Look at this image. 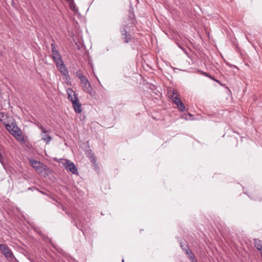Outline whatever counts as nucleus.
I'll use <instances>...</instances> for the list:
<instances>
[{
    "instance_id": "obj_1",
    "label": "nucleus",
    "mask_w": 262,
    "mask_h": 262,
    "mask_svg": "<svg viewBox=\"0 0 262 262\" xmlns=\"http://www.w3.org/2000/svg\"><path fill=\"white\" fill-rule=\"evenodd\" d=\"M6 128L9 132L19 141L21 144L25 143V140L23 135L22 132L18 128L15 122H13L11 124H5Z\"/></svg>"
},
{
    "instance_id": "obj_2",
    "label": "nucleus",
    "mask_w": 262,
    "mask_h": 262,
    "mask_svg": "<svg viewBox=\"0 0 262 262\" xmlns=\"http://www.w3.org/2000/svg\"><path fill=\"white\" fill-rule=\"evenodd\" d=\"M76 76L80 79V83L83 86V91L92 96L93 88L87 77L83 75L81 70L76 71Z\"/></svg>"
},
{
    "instance_id": "obj_3",
    "label": "nucleus",
    "mask_w": 262,
    "mask_h": 262,
    "mask_svg": "<svg viewBox=\"0 0 262 262\" xmlns=\"http://www.w3.org/2000/svg\"><path fill=\"white\" fill-rule=\"evenodd\" d=\"M62 160V162H61V164L67 170L70 171L73 174H78L77 168L74 163L67 159Z\"/></svg>"
},
{
    "instance_id": "obj_4",
    "label": "nucleus",
    "mask_w": 262,
    "mask_h": 262,
    "mask_svg": "<svg viewBox=\"0 0 262 262\" xmlns=\"http://www.w3.org/2000/svg\"><path fill=\"white\" fill-rule=\"evenodd\" d=\"M0 250L7 258L12 259V258L14 257L13 253L6 245L0 244Z\"/></svg>"
},
{
    "instance_id": "obj_5",
    "label": "nucleus",
    "mask_w": 262,
    "mask_h": 262,
    "mask_svg": "<svg viewBox=\"0 0 262 262\" xmlns=\"http://www.w3.org/2000/svg\"><path fill=\"white\" fill-rule=\"evenodd\" d=\"M56 65L61 75L65 77L69 76L68 69L63 61L59 63L57 62Z\"/></svg>"
},
{
    "instance_id": "obj_6",
    "label": "nucleus",
    "mask_w": 262,
    "mask_h": 262,
    "mask_svg": "<svg viewBox=\"0 0 262 262\" xmlns=\"http://www.w3.org/2000/svg\"><path fill=\"white\" fill-rule=\"evenodd\" d=\"M66 92L68 95V99L72 102V103L78 99V97L76 93L71 88L67 89Z\"/></svg>"
},
{
    "instance_id": "obj_7",
    "label": "nucleus",
    "mask_w": 262,
    "mask_h": 262,
    "mask_svg": "<svg viewBox=\"0 0 262 262\" xmlns=\"http://www.w3.org/2000/svg\"><path fill=\"white\" fill-rule=\"evenodd\" d=\"M168 94L170 95V98L177 105V106L178 105V104H179L181 102H182L179 98L175 96L176 93L173 90L170 89L168 91Z\"/></svg>"
},
{
    "instance_id": "obj_8",
    "label": "nucleus",
    "mask_w": 262,
    "mask_h": 262,
    "mask_svg": "<svg viewBox=\"0 0 262 262\" xmlns=\"http://www.w3.org/2000/svg\"><path fill=\"white\" fill-rule=\"evenodd\" d=\"M168 94L170 95V98L177 105V106L178 105V104H179L181 102H182L179 98L175 96L176 93L173 90L170 89L168 91Z\"/></svg>"
},
{
    "instance_id": "obj_9",
    "label": "nucleus",
    "mask_w": 262,
    "mask_h": 262,
    "mask_svg": "<svg viewBox=\"0 0 262 262\" xmlns=\"http://www.w3.org/2000/svg\"><path fill=\"white\" fill-rule=\"evenodd\" d=\"M168 94L170 95V98L177 105V106L178 105V104H179L181 102H182L179 98L175 96L176 93L173 90L170 89L168 91Z\"/></svg>"
},
{
    "instance_id": "obj_10",
    "label": "nucleus",
    "mask_w": 262,
    "mask_h": 262,
    "mask_svg": "<svg viewBox=\"0 0 262 262\" xmlns=\"http://www.w3.org/2000/svg\"><path fill=\"white\" fill-rule=\"evenodd\" d=\"M29 162L31 166L36 170L40 171L42 169L43 164L41 162L33 159L29 160Z\"/></svg>"
},
{
    "instance_id": "obj_11",
    "label": "nucleus",
    "mask_w": 262,
    "mask_h": 262,
    "mask_svg": "<svg viewBox=\"0 0 262 262\" xmlns=\"http://www.w3.org/2000/svg\"><path fill=\"white\" fill-rule=\"evenodd\" d=\"M72 104L74 110L76 113L80 114L82 112V105L79 101L78 99L76 101H74Z\"/></svg>"
},
{
    "instance_id": "obj_12",
    "label": "nucleus",
    "mask_w": 262,
    "mask_h": 262,
    "mask_svg": "<svg viewBox=\"0 0 262 262\" xmlns=\"http://www.w3.org/2000/svg\"><path fill=\"white\" fill-rule=\"evenodd\" d=\"M52 56L53 59L56 64H57V62L59 63L63 61L61 56L59 52H55V53H52Z\"/></svg>"
},
{
    "instance_id": "obj_13",
    "label": "nucleus",
    "mask_w": 262,
    "mask_h": 262,
    "mask_svg": "<svg viewBox=\"0 0 262 262\" xmlns=\"http://www.w3.org/2000/svg\"><path fill=\"white\" fill-rule=\"evenodd\" d=\"M254 244L256 248L262 252V241L258 239H254Z\"/></svg>"
},
{
    "instance_id": "obj_14",
    "label": "nucleus",
    "mask_w": 262,
    "mask_h": 262,
    "mask_svg": "<svg viewBox=\"0 0 262 262\" xmlns=\"http://www.w3.org/2000/svg\"><path fill=\"white\" fill-rule=\"evenodd\" d=\"M186 253L188 255L189 258L190 259L191 262H196V260L195 259L194 256L191 252L189 249L185 250Z\"/></svg>"
},
{
    "instance_id": "obj_15",
    "label": "nucleus",
    "mask_w": 262,
    "mask_h": 262,
    "mask_svg": "<svg viewBox=\"0 0 262 262\" xmlns=\"http://www.w3.org/2000/svg\"><path fill=\"white\" fill-rule=\"evenodd\" d=\"M51 137L48 135H45L42 137V140L45 141L47 144H48L51 141Z\"/></svg>"
},
{
    "instance_id": "obj_16",
    "label": "nucleus",
    "mask_w": 262,
    "mask_h": 262,
    "mask_svg": "<svg viewBox=\"0 0 262 262\" xmlns=\"http://www.w3.org/2000/svg\"><path fill=\"white\" fill-rule=\"evenodd\" d=\"M177 107L182 112H183L185 110V106L182 102H181L179 104H178Z\"/></svg>"
},
{
    "instance_id": "obj_17",
    "label": "nucleus",
    "mask_w": 262,
    "mask_h": 262,
    "mask_svg": "<svg viewBox=\"0 0 262 262\" xmlns=\"http://www.w3.org/2000/svg\"><path fill=\"white\" fill-rule=\"evenodd\" d=\"M123 39H124L125 43H128L130 40V36L129 34H127L126 35L123 36Z\"/></svg>"
},
{
    "instance_id": "obj_18",
    "label": "nucleus",
    "mask_w": 262,
    "mask_h": 262,
    "mask_svg": "<svg viewBox=\"0 0 262 262\" xmlns=\"http://www.w3.org/2000/svg\"><path fill=\"white\" fill-rule=\"evenodd\" d=\"M51 49L52 53H55V52H58V51L56 49V46L54 43L51 44Z\"/></svg>"
},
{
    "instance_id": "obj_19",
    "label": "nucleus",
    "mask_w": 262,
    "mask_h": 262,
    "mask_svg": "<svg viewBox=\"0 0 262 262\" xmlns=\"http://www.w3.org/2000/svg\"><path fill=\"white\" fill-rule=\"evenodd\" d=\"M37 126L43 133L45 134L47 132V131L46 130V129L43 127V126L42 125L39 124L37 125Z\"/></svg>"
},
{
    "instance_id": "obj_20",
    "label": "nucleus",
    "mask_w": 262,
    "mask_h": 262,
    "mask_svg": "<svg viewBox=\"0 0 262 262\" xmlns=\"http://www.w3.org/2000/svg\"><path fill=\"white\" fill-rule=\"evenodd\" d=\"M121 32L122 36L126 35L127 34H129L124 28H122L121 29Z\"/></svg>"
},
{
    "instance_id": "obj_21",
    "label": "nucleus",
    "mask_w": 262,
    "mask_h": 262,
    "mask_svg": "<svg viewBox=\"0 0 262 262\" xmlns=\"http://www.w3.org/2000/svg\"><path fill=\"white\" fill-rule=\"evenodd\" d=\"M61 206L62 209L64 211H65L67 214L69 215V213H68L67 208L65 207H64L63 206H62V205H61Z\"/></svg>"
},
{
    "instance_id": "obj_22",
    "label": "nucleus",
    "mask_w": 262,
    "mask_h": 262,
    "mask_svg": "<svg viewBox=\"0 0 262 262\" xmlns=\"http://www.w3.org/2000/svg\"><path fill=\"white\" fill-rule=\"evenodd\" d=\"M204 75H205L206 76L209 77L210 79H212V80H215L214 79V78H212V77L210 75H209L208 74H207V73H204Z\"/></svg>"
},
{
    "instance_id": "obj_23",
    "label": "nucleus",
    "mask_w": 262,
    "mask_h": 262,
    "mask_svg": "<svg viewBox=\"0 0 262 262\" xmlns=\"http://www.w3.org/2000/svg\"><path fill=\"white\" fill-rule=\"evenodd\" d=\"M181 248H182L183 249H184L183 245H182V244H181Z\"/></svg>"
},
{
    "instance_id": "obj_24",
    "label": "nucleus",
    "mask_w": 262,
    "mask_h": 262,
    "mask_svg": "<svg viewBox=\"0 0 262 262\" xmlns=\"http://www.w3.org/2000/svg\"><path fill=\"white\" fill-rule=\"evenodd\" d=\"M180 48L181 49H182V50H184V51L185 50V49H184L183 48H182V47H180Z\"/></svg>"
}]
</instances>
